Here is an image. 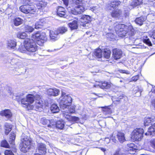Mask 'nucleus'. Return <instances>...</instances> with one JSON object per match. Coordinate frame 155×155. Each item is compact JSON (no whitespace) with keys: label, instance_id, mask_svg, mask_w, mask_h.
I'll return each instance as SVG.
<instances>
[{"label":"nucleus","instance_id":"nucleus-50","mask_svg":"<svg viewBox=\"0 0 155 155\" xmlns=\"http://www.w3.org/2000/svg\"><path fill=\"white\" fill-rule=\"evenodd\" d=\"M5 155H14L12 151L10 150H6L5 152Z\"/></svg>","mask_w":155,"mask_h":155},{"label":"nucleus","instance_id":"nucleus-29","mask_svg":"<svg viewBox=\"0 0 155 155\" xmlns=\"http://www.w3.org/2000/svg\"><path fill=\"white\" fill-rule=\"evenodd\" d=\"M94 55L97 58H100L102 57V51L101 49H96L94 53Z\"/></svg>","mask_w":155,"mask_h":155},{"label":"nucleus","instance_id":"nucleus-1","mask_svg":"<svg viewBox=\"0 0 155 155\" xmlns=\"http://www.w3.org/2000/svg\"><path fill=\"white\" fill-rule=\"evenodd\" d=\"M31 39L27 38L24 40V45L26 50L30 52H35L37 49L36 43L40 46L43 45L47 39L45 33L37 32L33 33Z\"/></svg>","mask_w":155,"mask_h":155},{"label":"nucleus","instance_id":"nucleus-12","mask_svg":"<svg viewBox=\"0 0 155 155\" xmlns=\"http://www.w3.org/2000/svg\"><path fill=\"white\" fill-rule=\"evenodd\" d=\"M0 115L2 117H5L7 120L11 119L12 116V113L9 109L2 110L0 112Z\"/></svg>","mask_w":155,"mask_h":155},{"label":"nucleus","instance_id":"nucleus-7","mask_svg":"<svg viewBox=\"0 0 155 155\" xmlns=\"http://www.w3.org/2000/svg\"><path fill=\"white\" fill-rule=\"evenodd\" d=\"M89 0H76L75 2L76 6V10L79 13V14H81L85 10V5L84 2H87Z\"/></svg>","mask_w":155,"mask_h":155},{"label":"nucleus","instance_id":"nucleus-22","mask_svg":"<svg viewBox=\"0 0 155 155\" xmlns=\"http://www.w3.org/2000/svg\"><path fill=\"white\" fill-rule=\"evenodd\" d=\"M68 25L71 30L77 29L78 27L77 21L76 20L69 23Z\"/></svg>","mask_w":155,"mask_h":155},{"label":"nucleus","instance_id":"nucleus-11","mask_svg":"<svg viewBox=\"0 0 155 155\" xmlns=\"http://www.w3.org/2000/svg\"><path fill=\"white\" fill-rule=\"evenodd\" d=\"M36 101L35 104V107L37 110H41L43 105V101L40 100V96L38 95H36Z\"/></svg>","mask_w":155,"mask_h":155},{"label":"nucleus","instance_id":"nucleus-36","mask_svg":"<svg viewBox=\"0 0 155 155\" xmlns=\"http://www.w3.org/2000/svg\"><path fill=\"white\" fill-rule=\"evenodd\" d=\"M67 28L64 27H61L59 28L57 32L59 34H63L67 31Z\"/></svg>","mask_w":155,"mask_h":155},{"label":"nucleus","instance_id":"nucleus-23","mask_svg":"<svg viewBox=\"0 0 155 155\" xmlns=\"http://www.w3.org/2000/svg\"><path fill=\"white\" fill-rule=\"evenodd\" d=\"M12 129V126L8 123H5V134L7 135L11 131Z\"/></svg>","mask_w":155,"mask_h":155},{"label":"nucleus","instance_id":"nucleus-55","mask_svg":"<svg viewBox=\"0 0 155 155\" xmlns=\"http://www.w3.org/2000/svg\"><path fill=\"white\" fill-rule=\"evenodd\" d=\"M139 78V76L138 75H136L132 78V80L135 81H137Z\"/></svg>","mask_w":155,"mask_h":155},{"label":"nucleus","instance_id":"nucleus-51","mask_svg":"<svg viewBox=\"0 0 155 155\" xmlns=\"http://www.w3.org/2000/svg\"><path fill=\"white\" fill-rule=\"evenodd\" d=\"M143 42L147 44L149 46H152V44L149 39H144Z\"/></svg>","mask_w":155,"mask_h":155},{"label":"nucleus","instance_id":"nucleus-38","mask_svg":"<svg viewBox=\"0 0 155 155\" xmlns=\"http://www.w3.org/2000/svg\"><path fill=\"white\" fill-rule=\"evenodd\" d=\"M143 2V0H134L131 3V5L134 6H136L141 4Z\"/></svg>","mask_w":155,"mask_h":155},{"label":"nucleus","instance_id":"nucleus-56","mask_svg":"<svg viewBox=\"0 0 155 155\" xmlns=\"http://www.w3.org/2000/svg\"><path fill=\"white\" fill-rule=\"evenodd\" d=\"M127 146L129 148H131L132 149H133L134 147V144L133 143L128 144H127Z\"/></svg>","mask_w":155,"mask_h":155},{"label":"nucleus","instance_id":"nucleus-52","mask_svg":"<svg viewBox=\"0 0 155 155\" xmlns=\"http://www.w3.org/2000/svg\"><path fill=\"white\" fill-rule=\"evenodd\" d=\"M119 71L120 72L122 73H125V74H130V72L127 70L120 69V70H119Z\"/></svg>","mask_w":155,"mask_h":155},{"label":"nucleus","instance_id":"nucleus-32","mask_svg":"<svg viewBox=\"0 0 155 155\" xmlns=\"http://www.w3.org/2000/svg\"><path fill=\"white\" fill-rule=\"evenodd\" d=\"M15 138V134L14 133L12 132L10 134L9 142L10 144H14V141Z\"/></svg>","mask_w":155,"mask_h":155},{"label":"nucleus","instance_id":"nucleus-44","mask_svg":"<svg viewBox=\"0 0 155 155\" xmlns=\"http://www.w3.org/2000/svg\"><path fill=\"white\" fill-rule=\"evenodd\" d=\"M49 120L43 118L41 120V123L43 125H48L49 123Z\"/></svg>","mask_w":155,"mask_h":155},{"label":"nucleus","instance_id":"nucleus-59","mask_svg":"<svg viewBox=\"0 0 155 155\" xmlns=\"http://www.w3.org/2000/svg\"><path fill=\"white\" fill-rule=\"evenodd\" d=\"M152 105L155 108V100H153L152 101Z\"/></svg>","mask_w":155,"mask_h":155},{"label":"nucleus","instance_id":"nucleus-46","mask_svg":"<svg viewBox=\"0 0 155 155\" xmlns=\"http://www.w3.org/2000/svg\"><path fill=\"white\" fill-rule=\"evenodd\" d=\"M104 112H105L106 114H110L111 112L110 109L109 107H105L104 110Z\"/></svg>","mask_w":155,"mask_h":155},{"label":"nucleus","instance_id":"nucleus-9","mask_svg":"<svg viewBox=\"0 0 155 155\" xmlns=\"http://www.w3.org/2000/svg\"><path fill=\"white\" fill-rule=\"evenodd\" d=\"M91 19L90 16L87 15H83L80 19L81 22V25L84 27L88 26Z\"/></svg>","mask_w":155,"mask_h":155},{"label":"nucleus","instance_id":"nucleus-64","mask_svg":"<svg viewBox=\"0 0 155 155\" xmlns=\"http://www.w3.org/2000/svg\"><path fill=\"white\" fill-rule=\"evenodd\" d=\"M125 14H126V15H125V17H127V16H128L129 14V13H128V12H127V13H126Z\"/></svg>","mask_w":155,"mask_h":155},{"label":"nucleus","instance_id":"nucleus-17","mask_svg":"<svg viewBox=\"0 0 155 155\" xmlns=\"http://www.w3.org/2000/svg\"><path fill=\"white\" fill-rule=\"evenodd\" d=\"M57 15L60 17H63L66 14V10L64 8L59 6L58 8L57 11Z\"/></svg>","mask_w":155,"mask_h":155},{"label":"nucleus","instance_id":"nucleus-53","mask_svg":"<svg viewBox=\"0 0 155 155\" xmlns=\"http://www.w3.org/2000/svg\"><path fill=\"white\" fill-rule=\"evenodd\" d=\"M150 37L153 38V43L155 44V32H153Z\"/></svg>","mask_w":155,"mask_h":155},{"label":"nucleus","instance_id":"nucleus-57","mask_svg":"<svg viewBox=\"0 0 155 155\" xmlns=\"http://www.w3.org/2000/svg\"><path fill=\"white\" fill-rule=\"evenodd\" d=\"M24 3L25 4H29L31 2V0H23Z\"/></svg>","mask_w":155,"mask_h":155},{"label":"nucleus","instance_id":"nucleus-45","mask_svg":"<svg viewBox=\"0 0 155 155\" xmlns=\"http://www.w3.org/2000/svg\"><path fill=\"white\" fill-rule=\"evenodd\" d=\"M1 146L3 147L8 148L9 147V144L6 140H4L2 142Z\"/></svg>","mask_w":155,"mask_h":155},{"label":"nucleus","instance_id":"nucleus-15","mask_svg":"<svg viewBox=\"0 0 155 155\" xmlns=\"http://www.w3.org/2000/svg\"><path fill=\"white\" fill-rule=\"evenodd\" d=\"M59 91L56 88H50L47 90V94L49 96H56L59 94Z\"/></svg>","mask_w":155,"mask_h":155},{"label":"nucleus","instance_id":"nucleus-62","mask_svg":"<svg viewBox=\"0 0 155 155\" xmlns=\"http://www.w3.org/2000/svg\"><path fill=\"white\" fill-rule=\"evenodd\" d=\"M64 155H69L68 153L66 152H64Z\"/></svg>","mask_w":155,"mask_h":155},{"label":"nucleus","instance_id":"nucleus-30","mask_svg":"<svg viewBox=\"0 0 155 155\" xmlns=\"http://www.w3.org/2000/svg\"><path fill=\"white\" fill-rule=\"evenodd\" d=\"M47 3L43 1H41L37 4V7L38 9H43L46 7Z\"/></svg>","mask_w":155,"mask_h":155},{"label":"nucleus","instance_id":"nucleus-41","mask_svg":"<svg viewBox=\"0 0 155 155\" xmlns=\"http://www.w3.org/2000/svg\"><path fill=\"white\" fill-rule=\"evenodd\" d=\"M18 50L22 53H25L26 50V48L25 47L24 45H24H20Z\"/></svg>","mask_w":155,"mask_h":155},{"label":"nucleus","instance_id":"nucleus-26","mask_svg":"<svg viewBox=\"0 0 155 155\" xmlns=\"http://www.w3.org/2000/svg\"><path fill=\"white\" fill-rule=\"evenodd\" d=\"M44 24V21L43 19L40 20L39 21L37 22L35 25V28L36 29L41 28L42 27Z\"/></svg>","mask_w":155,"mask_h":155},{"label":"nucleus","instance_id":"nucleus-48","mask_svg":"<svg viewBox=\"0 0 155 155\" xmlns=\"http://www.w3.org/2000/svg\"><path fill=\"white\" fill-rule=\"evenodd\" d=\"M71 12L72 14L74 15H77V14H79L78 12L76 10V8L75 7V8H72L71 9Z\"/></svg>","mask_w":155,"mask_h":155},{"label":"nucleus","instance_id":"nucleus-16","mask_svg":"<svg viewBox=\"0 0 155 155\" xmlns=\"http://www.w3.org/2000/svg\"><path fill=\"white\" fill-rule=\"evenodd\" d=\"M37 149L39 153L42 154H45L46 150V145L42 143H38L37 145Z\"/></svg>","mask_w":155,"mask_h":155},{"label":"nucleus","instance_id":"nucleus-24","mask_svg":"<svg viewBox=\"0 0 155 155\" xmlns=\"http://www.w3.org/2000/svg\"><path fill=\"white\" fill-rule=\"evenodd\" d=\"M145 20V18H144L142 16H141L140 17L137 18L135 19V21L137 24L141 26L143 24Z\"/></svg>","mask_w":155,"mask_h":155},{"label":"nucleus","instance_id":"nucleus-39","mask_svg":"<svg viewBox=\"0 0 155 155\" xmlns=\"http://www.w3.org/2000/svg\"><path fill=\"white\" fill-rule=\"evenodd\" d=\"M56 123L53 120H49V123L48 124V127L49 128H56Z\"/></svg>","mask_w":155,"mask_h":155},{"label":"nucleus","instance_id":"nucleus-2","mask_svg":"<svg viewBox=\"0 0 155 155\" xmlns=\"http://www.w3.org/2000/svg\"><path fill=\"white\" fill-rule=\"evenodd\" d=\"M115 30L118 35L121 37L132 36L134 34V29L132 26H127L123 24H119L116 26Z\"/></svg>","mask_w":155,"mask_h":155},{"label":"nucleus","instance_id":"nucleus-40","mask_svg":"<svg viewBox=\"0 0 155 155\" xmlns=\"http://www.w3.org/2000/svg\"><path fill=\"white\" fill-rule=\"evenodd\" d=\"M120 3V2L119 1H114L111 2L110 6L113 8H114L119 5Z\"/></svg>","mask_w":155,"mask_h":155},{"label":"nucleus","instance_id":"nucleus-5","mask_svg":"<svg viewBox=\"0 0 155 155\" xmlns=\"http://www.w3.org/2000/svg\"><path fill=\"white\" fill-rule=\"evenodd\" d=\"M31 143V141L27 138L21 139L20 145L21 150L25 153H26L30 148Z\"/></svg>","mask_w":155,"mask_h":155},{"label":"nucleus","instance_id":"nucleus-49","mask_svg":"<svg viewBox=\"0 0 155 155\" xmlns=\"http://www.w3.org/2000/svg\"><path fill=\"white\" fill-rule=\"evenodd\" d=\"M107 37L108 38L113 39L114 38V34L111 33H107Z\"/></svg>","mask_w":155,"mask_h":155},{"label":"nucleus","instance_id":"nucleus-18","mask_svg":"<svg viewBox=\"0 0 155 155\" xmlns=\"http://www.w3.org/2000/svg\"><path fill=\"white\" fill-rule=\"evenodd\" d=\"M58 33L57 31H50V37L51 40L52 41H54L58 39Z\"/></svg>","mask_w":155,"mask_h":155},{"label":"nucleus","instance_id":"nucleus-42","mask_svg":"<svg viewBox=\"0 0 155 155\" xmlns=\"http://www.w3.org/2000/svg\"><path fill=\"white\" fill-rule=\"evenodd\" d=\"M25 31L27 33H30L34 30V28L31 26H26L25 27Z\"/></svg>","mask_w":155,"mask_h":155},{"label":"nucleus","instance_id":"nucleus-61","mask_svg":"<svg viewBox=\"0 0 155 155\" xmlns=\"http://www.w3.org/2000/svg\"><path fill=\"white\" fill-rule=\"evenodd\" d=\"M152 91L153 92L155 93V87H153V89H152Z\"/></svg>","mask_w":155,"mask_h":155},{"label":"nucleus","instance_id":"nucleus-33","mask_svg":"<svg viewBox=\"0 0 155 155\" xmlns=\"http://www.w3.org/2000/svg\"><path fill=\"white\" fill-rule=\"evenodd\" d=\"M90 10L95 13H98L101 11V8L98 5L91 8Z\"/></svg>","mask_w":155,"mask_h":155},{"label":"nucleus","instance_id":"nucleus-34","mask_svg":"<svg viewBox=\"0 0 155 155\" xmlns=\"http://www.w3.org/2000/svg\"><path fill=\"white\" fill-rule=\"evenodd\" d=\"M64 124L63 122L60 120L57 121L56 123V128L62 129L64 127Z\"/></svg>","mask_w":155,"mask_h":155},{"label":"nucleus","instance_id":"nucleus-37","mask_svg":"<svg viewBox=\"0 0 155 155\" xmlns=\"http://www.w3.org/2000/svg\"><path fill=\"white\" fill-rule=\"evenodd\" d=\"M27 36L25 32H18L17 35V37L21 39H25Z\"/></svg>","mask_w":155,"mask_h":155},{"label":"nucleus","instance_id":"nucleus-47","mask_svg":"<svg viewBox=\"0 0 155 155\" xmlns=\"http://www.w3.org/2000/svg\"><path fill=\"white\" fill-rule=\"evenodd\" d=\"M75 111L74 107V106L70 107V108L69 109V110H68V112H68V113H69H69H74ZM65 112V111L63 112H64L63 114ZM65 112H67V111H66Z\"/></svg>","mask_w":155,"mask_h":155},{"label":"nucleus","instance_id":"nucleus-27","mask_svg":"<svg viewBox=\"0 0 155 155\" xmlns=\"http://www.w3.org/2000/svg\"><path fill=\"white\" fill-rule=\"evenodd\" d=\"M23 20L20 18H16L14 20V24L16 26H18L22 23Z\"/></svg>","mask_w":155,"mask_h":155},{"label":"nucleus","instance_id":"nucleus-60","mask_svg":"<svg viewBox=\"0 0 155 155\" xmlns=\"http://www.w3.org/2000/svg\"><path fill=\"white\" fill-rule=\"evenodd\" d=\"M112 141L115 143H116L117 142V140L115 139H112Z\"/></svg>","mask_w":155,"mask_h":155},{"label":"nucleus","instance_id":"nucleus-31","mask_svg":"<svg viewBox=\"0 0 155 155\" xmlns=\"http://www.w3.org/2000/svg\"><path fill=\"white\" fill-rule=\"evenodd\" d=\"M111 51L108 49H105L104 51L103 56L106 58L108 59L110 57Z\"/></svg>","mask_w":155,"mask_h":155},{"label":"nucleus","instance_id":"nucleus-13","mask_svg":"<svg viewBox=\"0 0 155 155\" xmlns=\"http://www.w3.org/2000/svg\"><path fill=\"white\" fill-rule=\"evenodd\" d=\"M7 48L10 49H14L17 45L16 41L13 39H9L7 41Z\"/></svg>","mask_w":155,"mask_h":155},{"label":"nucleus","instance_id":"nucleus-20","mask_svg":"<svg viewBox=\"0 0 155 155\" xmlns=\"http://www.w3.org/2000/svg\"><path fill=\"white\" fill-rule=\"evenodd\" d=\"M146 135H152L153 136L155 134V124L150 127L147 132L145 133Z\"/></svg>","mask_w":155,"mask_h":155},{"label":"nucleus","instance_id":"nucleus-8","mask_svg":"<svg viewBox=\"0 0 155 155\" xmlns=\"http://www.w3.org/2000/svg\"><path fill=\"white\" fill-rule=\"evenodd\" d=\"M19 9L21 12L25 14H33L35 10L33 6L29 5H22L20 7Z\"/></svg>","mask_w":155,"mask_h":155},{"label":"nucleus","instance_id":"nucleus-63","mask_svg":"<svg viewBox=\"0 0 155 155\" xmlns=\"http://www.w3.org/2000/svg\"><path fill=\"white\" fill-rule=\"evenodd\" d=\"M101 149L102 151H103L104 152L106 150V149L103 148H101Z\"/></svg>","mask_w":155,"mask_h":155},{"label":"nucleus","instance_id":"nucleus-19","mask_svg":"<svg viewBox=\"0 0 155 155\" xmlns=\"http://www.w3.org/2000/svg\"><path fill=\"white\" fill-rule=\"evenodd\" d=\"M64 116L69 121H77L79 120L78 117L71 116L68 112H64Z\"/></svg>","mask_w":155,"mask_h":155},{"label":"nucleus","instance_id":"nucleus-10","mask_svg":"<svg viewBox=\"0 0 155 155\" xmlns=\"http://www.w3.org/2000/svg\"><path fill=\"white\" fill-rule=\"evenodd\" d=\"M123 52L121 50L114 48L113 50L112 57L115 60H118L122 56Z\"/></svg>","mask_w":155,"mask_h":155},{"label":"nucleus","instance_id":"nucleus-4","mask_svg":"<svg viewBox=\"0 0 155 155\" xmlns=\"http://www.w3.org/2000/svg\"><path fill=\"white\" fill-rule=\"evenodd\" d=\"M60 106L63 109L67 108L71 103L72 99L69 94H67L64 92H62L61 96L60 98Z\"/></svg>","mask_w":155,"mask_h":155},{"label":"nucleus","instance_id":"nucleus-14","mask_svg":"<svg viewBox=\"0 0 155 155\" xmlns=\"http://www.w3.org/2000/svg\"><path fill=\"white\" fill-rule=\"evenodd\" d=\"M111 83L104 82L103 83H99L94 85V87H98L102 88L108 89L111 86Z\"/></svg>","mask_w":155,"mask_h":155},{"label":"nucleus","instance_id":"nucleus-58","mask_svg":"<svg viewBox=\"0 0 155 155\" xmlns=\"http://www.w3.org/2000/svg\"><path fill=\"white\" fill-rule=\"evenodd\" d=\"M110 139L108 138H105L104 141L106 142L107 143H109L110 142Z\"/></svg>","mask_w":155,"mask_h":155},{"label":"nucleus","instance_id":"nucleus-25","mask_svg":"<svg viewBox=\"0 0 155 155\" xmlns=\"http://www.w3.org/2000/svg\"><path fill=\"white\" fill-rule=\"evenodd\" d=\"M50 110L53 113H58L60 110L59 107L55 104H53L51 105Z\"/></svg>","mask_w":155,"mask_h":155},{"label":"nucleus","instance_id":"nucleus-6","mask_svg":"<svg viewBox=\"0 0 155 155\" xmlns=\"http://www.w3.org/2000/svg\"><path fill=\"white\" fill-rule=\"evenodd\" d=\"M143 131L142 128H137L132 133V138L135 141L140 140L143 137Z\"/></svg>","mask_w":155,"mask_h":155},{"label":"nucleus","instance_id":"nucleus-21","mask_svg":"<svg viewBox=\"0 0 155 155\" xmlns=\"http://www.w3.org/2000/svg\"><path fill=\"white\" fill-rule=\"evenodd\" d=\"M118 140L120 143H123L126 141L124 134L122 132H118L117 134Z\"/></svg>","mask_w":155,"mask_h":155},{"label":"nucleus","instance_id":"nucleus-28","mask_svg":"<svg viewBox=\"0 0 155 155\" xmlns=\"http://www.w3.org/2000/svg\"><path fill=\"white\" fill-rule=\"evenodd\" d=\"M153 119L149 117H146L145 118L144 124L145 126L149 125L153 121Z\"/></svg>","mask_w":155,"mask_h":155},{"label":"nucleus","instance_id":"nucleus-3","mask_svg":"<svg viewBox=\"0 0 155 155\" xmlns=\"http://www.w3.org/2000/svg\"><path fill=\"white\" fill-rule=\"evenodd\" d=\"M33 95L28 94L27 95L26 97H24L21 99V102L23 107H25L28 110L33 109L34 107L31 105L33 103L35 99L36 100V96Z\"/></svg>","mask_w":155,"mask_h":155},{"label":"nucleus","instance_id":"nucleus-35","mask_svg":"<svg viewBox=\"0 0 155 155\" xmlns=\"http://www.w3.org/2000/svg\"><path fill=\"white\" fill-rule=\"evenodd\" d=\"M121 11L119 10H114L112 12L111 15L113 17H117L121 14Z\"/></svg>","mask_w":155,"mask_h":155},{"label":"nucleus","instance_id":"nucleus-43","mask_svg":"<svg viewBox=\"0 0 155 155\" xmlns=\"http://www.w3.org/2000/svg\"><path fill=\"white\" fill-rule=\"evenodd\" d=\"M8 62L12 65L17 64L18 62V60L16 59L11 58L8 60Z\"/></svg>","mask_w":155,"mask_h":155},{"label":"nucleus","instance_id":"nucleus-54","mask_svg":"<svg viewBox=\"0 0 155 155\" xmlns=\"http://www.w3.org/2000/svg\"><path fill=\"white\" fill-rule=\"evenodd\" d=\"M114 155H126L124 153H122L119 151H116L114 154Z\"/></svg>","mask_w":155,"mask_h":155}]
</instances>
